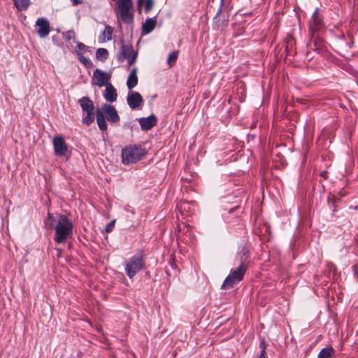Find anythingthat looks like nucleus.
<instances>
[{
    "label": "nucleus",
    "mask_w": 358,
    "mask_h": 358,
    "mask_svg": "<svg viewBox=\"0 0 358 358\" xmlns=\"http://www.w3.org/2000/svg\"><path fill=\"white\" fill-rule=\"evenodd\" d=\"M44 225L48 229L55 230L54 241L57 244H64L73 235V224L65 215L57 214L54 216L48 213Z\"/></svg>",
    "instance_id": "1"
},
{
    "label": "nucleus",
    "mask_w": 358,
    "mask_h": 358,
    "mask_svg": "<svg viewBox=\"0 0 358 358\" xmlns=\"http://www.w3.org/2000/svg\"><path fill=\"white\" fill-rule=\"evenodd\" d=\"M324 28V23L320 14L319 8H317L313 13L309 22L308 31L310 34V39L308 43V48L310 50L317 52L318 54H323L324 49L323 41L320 37V32Z\"/></svg>",
    "instance_id": "2"
},
{
    "label": "nucleus",
    "mask_w": 358,
    "mask_h": 358,
    "mask_svg": "<svg viewBox=\"0 0 358 358\" xmlns=\"http://www.w3.org/2000/svg\"><path fill=\"white\" fill-rule=\"evenodd\" d=\"M145 148L141 145H129L122 150V159L124 164H134L146 155Z\"/></svg>",
    "instance_id": "3"
},
{
    "label": "nucleus",
    "mask_w": 358,
    "mask_h": 358,
    "mask_svg": "<svg viewBox=\"0 0 358 358\" xmlns=\"http://www.w3.org/2000/svg\"><path fill=\"white\" fill-rule=\"evenodd\" d=\"M145 266V255L141 251L132 256L125 264L124 271L129 278H132Z\"/></svg>",
    "instance_id": "4"
},
{
    "label": "nucleus",
    "mask_w": 358,
    "mask_h": 358,
    "mask_svg": "<svg viewBox=\"0 0 358 358\" xmlns=\"http://www.w3.org/2000/svg\"><path fill=\"white\" fill-rule=\"evenodd\" d=\"M78 103L83 110L82 122L91 125L94 121V106L93 101L88 96H83L78 99Z\"/></svg>",
    "instance_id": "5"
},
{
    "label": "nucleus",
    "mask_w": 358,
    "mask_h": 358,
    "mask_svg": "<svg viewBox=\"0 0 358 358\" xmlns=\"http://www.w3.org/2000/svg\"><path fill=\"white\" fill-rule=\"evenodd\" d=\"M218 8L213 18V27L219 30H224L228 25L229 14L227 9H223V0L217 1Z\"/></svg>",
    "instance_id": "6"
},
{
    "label": "nucleus",
    "mask_w": 358,
    "mask_h": 358,
    "mask_svg": "<svg viewBox=\"0 0 358 358\" xmlns=\"http://www.w3.org/2000/svg\"><path fill=\"white\" fill-rule=\"evenodd\" d=\"M122 21L131 24L134 21V13L130 11L133 7L131 0H118L117 1Z\"/></svg>",
    "instance_id": "7"
},
{
    "label": "nucleus",
    "mask_w": 358,
    "mask_h": 358,
    "mask_svg": "<svg viewBox=\"0 0 358 358\" xmlns=\"http://www.w3.org/2000/svg\"><path fill=\"white\" fill-rule=\"evenodd\" d=\"M137 52L134 51L131 45L122 44L120 50L117 56L119 62L127 59L129 65L134 64L137 59Z\"/></svg>",
    "instance_id": "8"
},
{
    "label": "nucleus",
    "mask_w": 358,
    "mask_h": 358,
    "mask_svg": "<svg viewBox=\"0 0 358 358\" xmlns=\"http://www.w3.org/2000/svg\"><path fill=\"white\" fill-rule=\"evenodd\" d=\"M55 154L60 157H69L68 145L62 136H56L53 138Z\"/></svg>",
    "instance_id": "9"
},
{
    "label": "nucleus",
    "mask_w": 358,
    "mask_h": 358,
    "mask_svg": "<svg viewBox=\"0 0 358 358\" xmlns=\"http://www.w3.org/2000/svg\"><path fill=\"white\" fill-rule=\"evenodd\" d=\"M250 251L248 246L241 245L238 247L236 255V259L239 262L238 266L248 269L250 264Z\"/></svg>",
    "instance_id": "10"
},
{
    "label": "nucleus",
    "mask_w": 358,
    "mask_h": 358,
    "mask_svg": "<svg viewBox=\"0 0 358 358\" xmlns=\"http://www.w3.org/2000/svg\"><path fill=\"white\" fill-rule=\"evenodd\" d=\"M127 102L132 110L138 108L143 103V99L138 92L129 91L127 97Z\"/></svg>",
    "instance_id": "11"
},
{
    "label": "nucleus",
    "mask_w": 358,
    "mask_h": 358,
    "mask_svg": "<svg viewBox=\"0 0 358 358\" xmlns=\"http://www.w3.org/2000/svg\"><path fill=\"white\" fill-rule=\"evenodd\" d=\"M101 111L105 113L106 118L111 123H117L120 121V116L113 105L108 103L103 104Z\"/></svg>",
    "instance_id": "12"
},
{
    "label": "nucleus",
    "mask_w": 358,
    "mask_h": 358,
    "mask_svg": "<svg viewBox=\"0 0 358 358\" xmlns=\"http://www.w3.org/2000/svg\"><path fill=\"white\" fill-rule=\"evenodd\" d=\"M36 26L38 27L37 34L41 38L46 37L50 31L49 21L45 17H39L36 22Z\"/></svg>",
    "instance_id": "13"
},
{
    "label": "nucleus",
    "mask_w": 358,
    "mask_h": 358,
    "mask_svg": "<svg viewBox=\"0 0 358 358\" xmlns=\"http://www.w3.org/2000/svg\"><path fill=\"white\" fill-rule=\"evenodd\" d=\"M110 76L101 70L96 69L93 73V83L99 87L104 86L107 84Z\"/></svg>",
    "instance_id": "14"
},
{
    "label": "nucleus",
    "mask_w": 358,
    "mask_h": 358,
    "mask_svg": "<svg viewBox=\"0 0 358 358\" xmlns=\"http://www.w3.org/2000/svg\"><path fill=\"white\" fill-rule=\"evenodd\" d=\"M142 130H149L157 124V119L153 114L147 117H141L138 119Z\"/></svg>",
    "instance_id": "15"
},
{
    "label": "nucleus",
    "mask_w": 358,
    "mask_h": 358,
    "mask_svg": "<svg viewBox=\"0 0 358 358\" xmlns=\"http://www.w3.org/2000/svg\"><path fill=\"white\" fill-rule=\"evenodd\" d=\"M117 96V94L115 88L110 83H108L106 86L105 92L103 93L105 99L110 102H114L116 101Z\"/></svg>",
    "instance_id": "16"
},
{
    "label": "nucleus",
    "mask_w": 358,
    "mask_h": 358,
    "mask_svg": "<svg viewBox=\"0 0 358 358\" xmlns=\"http://www.w3.org/2000/svg\"><path fill=\"white\" fill-rule=\"evenodd\" d=\"M138 84L137 68L134 67L131 69L127 80V86L129 90L135 87Z\"/></svg>",
    "instance_id": "17"
},
{
    "label": "nucleus",
    "mask_w": 358,
    "mask_h": 358,
    "mask_svg": "<svg viewBox=\"0 0 358 358\" xmlns=\"http://www.w3.org/2000/svg\"><path fill=\"white\" fill-rule=\"evenodd\" d=\"M248 269L244 268L241 266H237L236 268L231 269L228 276L231 277V278H235L237 280L241 281Z\"/></svg>",
    "instance_id": "18"
},
{
    "label": "nucleus",
    "mask_w": 358,
    "mask_h": 358,
    "mask_svg": "<svg viewBox=\"0 0 358 358\" xmlns=\"http://www.w3.org/2000/svg\"><path fill=\"white\" fill-rule=\"evenodd\" d=\"M96 119L99 129L102 131H106L108 126L105 120V117L101 110L99 108L96 110Z\"/></svg>",
    "instance_id": "19"
},
{
    "label": "nucleus",
    "mask_w": 358,
    "mask_h": 358,
    "mask_svg": "<svg viewBox=\"0 0 358 358\" xmlns=\"http://www.w3.org/2000/svg\"><path fill=\"white\" fill-rule=\"evenodd\" d=\"M156 26V17L148 18L142 26V32L146 35L150 34Z\"/></svg>",
    "instance_id": "20"
},
{
    "label": "nucleus",
    "mask_w": 358,
    "mask_h": 358,
    "mask_svg": "<svg viewBox=\"0 0 358 358\" xmlns=\"http://www.w3.org/2000/svg\"><path fill=\"white\" fill-rule=\"evenodd\" d=\"M241 281L237 280L235 278H231L229 276H227L224 280L221 288L224 289H229L233 288L236 285L239 283Z\"/></svg>",
    "instance_id": "21"
},
{
    "label": "nucleus",
    "mask_w": 358,
    "mask_h": 358,
    "mask_svg": "<svg viewBox=\"0 0 358 358\" xmlns=\"http://www.w3.org/2000/svg\"><path fill=\"white\" fill-rule=\"evenodd\" d=\"M13 1L15 6L20 11L26 10L29 8V6L31 3L30 0H13Z\"/></svg>",
    "instance_id": "22"
},
{
    "label": "nucleus",
    "mask_w": 358,
    "mask_h": 358,
    "mask_svg": "<svg viewBox=\"0 0 358 358\" xmlns=\"http://www.w3.org/2000/svg\"><path fill=\"white\" fill-rule=\"evenodd\" d=\"M113 28L111 26L106 24L105 26L104 30L102 32V35H103V38L101 40V41L103 42L105 41H111L113 38Z\"/></svg>",
    "instance_id": "23"
},
{
    "label": "nucleus",
    "mask_w": 358,
    "mask_h": 358,
    "mask_svg": "<svg viewBox=\"0 0 358 358\" xmlns=\"http://www.w3.org/2000/svg\"><path fill=\"white\" fill-rule=\"evenodd\" d=\"M108 57V51L106 48H100L96 50V58L97 60L105 62Z\"/></svg>",
    "instance_id": "24"
},
{
    "label": "nucleus",
    "mask_w": 358,
    "mask_h": 358,
    "mask_svg": "<svg viewBox=\"0 0 358 358\" xmlns=\"http://www.w3.org/2000/svg\"><path fill=\"white\" fill-rule=\"evenodd\" d=\"M245 28L243 24L235 23L233 24V36L238 37L245 33Z\"/></svg>",
    "instance_id": "25"
},
{
    "label": "nucleus",
    "mask_w": 358,
    "mask_h": 358,
    "mask_svg": "<svg viewBox=\"0 0 358 358\" xmlns=\"http://www.w3.org/2000/svg\"><path fill=\"white\" fill-rule=\"evenodd\" d=\"M334 350L331 347L323 348L318 354L317 358H331Z\"/></svg>",
    "instance_id": "26"
},
{
    "label": "nucleus",
    "mask_w": 358,
    "mask_h": 358,
    "mask_svg": "<svg viewBox=\"0 0 358 358\" xmlns=\"http://www.w3.org/2000/svg\"><path fill=\"white\" fill-rule=\"evenodd\" d=\"M79 61L87 68V69H92L94 65L93 63L87 58L84 57L83 54L80 52H77Z\"/></svg>",
    "instance_id": "27"
},
{
    "label": "nucleus",
    "mask_w": 358,
    "mask_h": 358,
    "mask_svg": "<svg viewBox=\"0 0 358 358\" xmlns=\"http://www.w3.org/2000/svg\"><path fill=\"white\" fill-rule=\"evenodd\" d=\"M336 267L331 262H327L326 265V268L324 270V273L327 275H330L332 274L334 276L336 275Z\"/></svg>",
    "instance_id": "28"
},
{
    "label": "nucleus",
    "mask_w": 358,
    "mask_h": 358,
    "mask_svg": "<svg viewBox=\"0 0 358 358\" xmlns=\"http://www.w3.org/2000/svg\"><path fill=\"white\" fill-rule=\"evenodd\" d=\"M338 200V199L333 194H329L328 196L327 202L329 208L332 209L333 212H335L336 210V203Z\"/></svg>",
    "instance_id": "29"
},
{
    "label": "nucleus",
    "mask_w": 358,
    "mask_h": 358,
    "mask_svg": "<svg viewBox=\"0 0 358 358\" xmlns=\"http://www.w3.org/2000/svg\"><path fill=\"white\" fill-rule=\"evenodd\" d=\"M178 56V52L176 51H173L172 52H171L169 55L168 58H167V62L171 66V64L174 63L176 61Z\"/></svg>",
    "instance_id": "30"
},
{
    "label": "nucleus",
    "mask_w": 358,
    "mask_h": 358,
    "mask_svg": "<svg viewBox=\"0 0 358 358\" xmlns=\"http://www.w3.org/2000/svg\"><path fill=\"white\" fill-rule=\"evenodd\" d=\"M63 35L66 41H70L71 39L75 40L76 38L75 32L73 30H69L63 33Z\"/></svg>",
    "instance_id": "31"
},
{
    "label": "nucleus",
    "mask_w": 358,
    "mask_h": 358,
    "mask_svg": "<svg viewBox=\"0 0 358 358\" xmlns=\"http://www.w3.org/2000/svg\"><path fill=\"white\" fill-rule=\"evenodd\" d=\"M153 4H154L153 0H145V11L146 13L149 12L153 7Z\"/></svg>",
    "instance_id": "32"
},
{
    "label": "nucleus",
    "mask_w": 358,
    "mask_h": 358,
    "mask_svg": "<svg viewBox=\"0 0 358 358\" xmlns=\"http://www.w3.org/2000/svg\"><path fill=\"white\" fill-rule=\"evenodd\" d=\"M115 223V220H112L106 224L105 230L107 233L110 232L113 229Z\"/></svg>",
    "instance_id": "33"
},
{
    "label": "nucleus",
    "mask_w": 358,
    "mask_h": 358,
    "mask_svg": "<svg viewBox=\"0 0 358 358\" xmlns=\"http://www.w3.org/2000/svg\"><path fill=\"white\" fill-rule=\"evenodd\" d=\"M124 209L128 213H130L131 214H134L135 213L134 209L131 206H130L129 205L126 206Z\"/></svg>",
    "instance_id": "34"
},
{
    "label": "nucleus",
    "mask_w": 358,
    "mask_h": 358,
    "mask_svg": "<svg viewBox=\"0 0 358 358\" xmlns=\"http://www.w3.org/2000/svg\"><path fill=\"white\" fill-rule=\"evenodd\" d=\"M77 47L80 50H85L86 48V45L83 43L80 42L77 43Z\"/></svg>",
    "instance_id": "35"
},
{
    "label": "nucleus",
    "mask_w": 358,
    "mask_h": 358,
    "mask_svg": "<svg viewBox=\"0 0 358 358\" xmlns=\"http://www.w3.org/2000/svg\"><path fill=\"white\" fill-rule=\"evenodd\" d=\"M259 358H267L266 356V352L265 350H262Z\"/></svg>",
    "instance_id": "36"
},
{
    "label": "nucleus",
    "mask_w": 358,
    "mask_h": 358,
    "mask_svg": "<svg viewBox=\"0 0 358 358\" xmlns=\"http://www.w3.org/2000/svg\"><path fill=\"white\" fill-rule=\"evenodd\" d=\"M73 5L77 6L83 3V0H71Z\"/></svg>",
    "instance_id": "37"
},
{
    "label": "nucleus",
    "mask_w": 358,
    "mask_h": 358,
    "mask_svg": "<svg viewBox=\"0 0 358 358\" xmlns=\"http://www.w3.org/2000/svg\"><path fill=\"white\" fill-rule=\"evenodd\" d=\"M56 250L57 251V257H59L62 252V250L60 248H56Z\"/></svg>",
    "instance_id": "38"
},
{
    "label": "nucleus",
    "mask_w": 358,
    "mask_h": 358,
    "mask_svg": "<svg viewBox=\"0 0 358 358\" xmlns=\"http://www.w3.org/2000/svg\"><path fill=\"white\" fill-rule=\"evenodd\" d=\"M238 207H236V208H231L229 210V213H232L236 208H238Z\"/></svg>",
    "instance_id": "39"
},
{
    "label": "nucleus",
    "mask_w": 358,
    "mask_h": 358,
    "mask_svg": "<svg viewBox=\"0 0 358 358\" xmlns=\"http://www.w3.org/2000/svg\"><path fill=\"white\" fill-rule=\"evenodd\" d=\"M210 8H212V6H210V10L208 12H210Z\"/></svg>",
    "instance_id": "40"
},
{
    "label": "nucleus",
    "mask_w": 358,
    "mask_h": 358,
    "mask_svg": "<svg viewBox=\"0 0 358 358\" xmlns=\"http://www.w3.org/2000/svg\"><path fill=\"white\" fill-rule=\"evenodd\" d=\"M124 127H129V125H127V124H124Z\"/></svg>",
    "instance_id": "41"
},
{
    "label": "nucleus",
    "mask_w": 358,
    "mask_h": 358,
    "mask_svg": "<svg viewBox=\"0 0 358 358\" xmlns=\"http://www.w3.org/2000/svg\"><path fill=\"white\" fill-rule=\"evenodd\" d=\"M142 0H139V1H141Z\"/></svg>",
    "instance_id": "42"
}]
</instances>
